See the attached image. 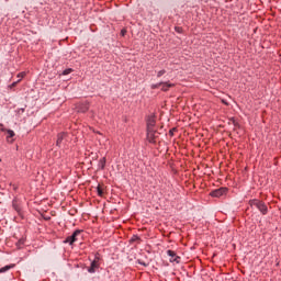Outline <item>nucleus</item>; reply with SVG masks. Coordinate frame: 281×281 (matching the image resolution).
I'll list each match as a JSON object with an SVG mask.
<instances>
[{
    "label": "nucleus",
    "mask_w": 281,
    "mask_h": 281,
    "mask_svg": "<svg viewBox=\"0 0 281 281\" xmlns=\"http://www.w3.org/2000/svg\"><path fill=\"white\" fill-rule=\"evenodd\" d=\"M250 205H251V207H257V210H259V212H261V214H267V212H268L267 204H265V202H262V201L252 200V201H250Z\"/></svg>",
    "instance_id": "f257e3e1"
},
{
    "label": "nucleus",
    "mask_w": 281,
    "mask_h": 281,
    "mask_svg": "<svg viewBox=\"0 0 281 281\" xmlns=\"http://www.w3.org/2000/svg\"><path fill=\"white\" fill-rule=\"evenodd\" d=\"M82 234V231L77 229L72 233V235L68 236L64 243H68V245H74V243H78V237Z\"/></svg>",
    "instance_id": "f03ea898"
},
{
    "label": "nucleus",
    "mask_w": 281,
    "mask_h": 281,
    "mask_svg": "<svg viewBox=\"0 0 281 281\" xmlns=\"http://www.w3.org/2000/svg\"><path fill=\"white\" fill-rule=\"evenodd\" d=\"M140 265H143L144 267H146V263H142V262H140Z\"/></svg>",
    "instance_id": "412c9836"
},
{
    "label": "nucleus",
    "mask_w": 281,
    "mask_h": 281,
    "mask_svg": "<svg viewBox=\"0 0 281 281\" xmlns=\"http://www.w3.org/2000/svg\"><path fill=\"white\" fill-rule=\"evenodd\" d=\"M14 131L8 130L7 131V142H12V137H14Z\"/></svg>",
    "instance_id": "9d476101"
},
{
    "label": "nucleus",
    "mask_w": 281,
    "mask_h": 281,
    "mask_svg": "<svg viewBox=\"0 0 281 281\" xmlns=\"http://www.w3.org/2000/svg\"><path fill=\"white\" fill-rule=\"evenodd\" d=\"M167 255L170 256L171 262H177V258L179 257H177V254L173 250H167Z\"/></svg>",
    "instance_id": "6e6552de"
},
{
    "label": "nucleus",
    "mask_w": 281,
    "mask_h": 281,
    "mask_svg": "<svg viewBox=\"0 0 281 281\" xmlns=\"http://www.w3.org/2000/svg\"><path fill=\"white\" fill-rule=\"evenodd\" d=\"M2 127H3V124L0 123V128H2Z\"/></svg>",
    "instance_id": "aec40b11"
},
{
    "label": "nucleus",
    "mask_w": 281,
    "mask_h": 281,
    "mask_svg": "<svg viewBox=\"0 0 281 281\" xmlns=\"http://www.w3.org/2000/svg\"><path fill=\"white\" fill-rule=\"evenodd\" d=\"M24 76H25V74L21 72V74L18 75V78H23Z\"/></svg>",
    "instance_id": "dca6fc26"
},
{
    "label": "nucleus",
    "mask_w": 281,
    "mask_h": 281,
    "mask_svg": "<svg viewBox=\"0 0 281 281\" xmlns=\"http://www.w3.org/2000/svg\"><path fill=\"white\" fill-rule=\"evenodd\" d=\"M157 123V121L155 120V116H148L147 119V131H153L155 130V124Z\"/></svg>",
    "instance_id": "39448f33"
},
{
    "label": "nucleus",
    "mask_w": 281,
    "mask_h": 281,
    "mask_svg": "<svg viewBox=\"0 0 281 281\" xmlns=\"http://www.w3.org/2000/svg\"><path fill=\"white\" fill-rule=\"evenodd\" d=\"M157 131L155 130H147V138L149 139V142H155V139H157Z\"/></svg>",
    "instance_id": "0eeeda50"
},
{
    "label": "nucleus",
    "mask_w": 281,
    "mask_h": 281,
    "mask_svg": "<svg viewBox=\"0 0 281 281\" xmlns=\"http://www.w3.org/2000/svg\"><path fill=\"white\" fill-rule=\"evenodd\" d=\"M14 265L4 266L0 269V273H5V271H10V269H13Z\"/></svg>",
    "instance_id": "f8f14e48"
},
{
    "label": "nucleus",
    "mask_w": 281,
    "mask_h": 281,
    "mask_svg": "<svg viewBox=\"0 0 281 281\" xmlns=\"http://www.w3.org/2000/svg\"><path fill=\"white\" fill-rule=\"evenodd\" d=\"M0 131H1L2 133H8V130H5L3 126H2V128H0Z\"/></svg>",
    "instance_id": "f3484780"
},
{
    "label": "nucleus",
    "mask_w": 281,
    "mask_h": 281,
    "mask_svg": "<svg viewBox=\"0 0 281 281\" xmlns=\"http://www.w3.org/2000/svg\"><path fill=\"white\" fill-rule=\"evenodd\" d=\"M97 192L99 196H104V190H102V187L98 186L97 187Z\"/></svg>",
    "instance_id": "ddd939ff"
},
{
    "label": "nucleus",
    "mask_w": 281,
    "mask_h": 281,
    "mask_svg": "<svg viewBox=\"0 0 281 281\" xmlns=\"http://www.w3.org/2000/svg\"><path fill=\"white\" fill-rule=\"evenodd\" d=\"M105 166H106V158H101V159L99 160V168H100L101 170H104Z\"/></svg>",
    "instance_id": "9b49d317"
},
{
    "label": "nucleus",
    "mask_w": 281,
    "mask_h": 281,
    "mask_svg": "<svg viewBox=\"0 0 281 281\" xmlns=\"http://www.w3.org/2000/svg\"><path fill=\"white\" fill-rule=\"evenodd\" d=\"M98 269H100V257L95 256L94 260L91 261V265L88 268V273H95Z\"/></svg>",
    "instance_id": "7ed1b4c3"
},
{
    "label": "nucleus",
    "mask_w": 281,
    "mask_h": 281,
    "mask_svg": "<svg viewBox=\"0 0 281 281\" xmlns=\"http://www.w3.org/2000/svg\"><path fill=\"white\" fill-rule=\"evenodd\" d=\"M170 87H172V83L160 82V83H157L156 86H153V89H161V91H168Z\"/></svg>",
    "instance_id": "20e7f679"
},
{
    "label": "nucleus",
    "mask_w": 281,
    "mask_h": 281,
    "mask_svg": "<svg viewBox=\"0 0 281 281\" xmlns=\"http://www.w3.org/2000/svg\"><path fill=\"white\" fill-rule=\"evenodd\" d=\"M132 240H139V237L135 236Z\"/></svg>",
    "instance_id": "a211bd4d"
},
{
    "label": "nucleus",
    "mask_w": 281,
    "mask_h": 281,
    "mask_svg": "<svg viewBox=\"0 0 281 281\" xmlns=\"http://www.w3.org/2000/svg\"><path fill=\"white\" fill-rule=\"evenodd\" d=\"M65 137H67V134L65 133L58 134L57 142H56L57 146H60L63 144V139H65Z\"/></svg>",
    "instance_id": "1a4fd4ad"
},
{
    "label": "nucleus",
    "mask_w": 281,
    "mask_h": 281,
    "mask_svg": "<svg viewBox=\"0 0 281 281\" xmlns=\"http://www.w3.org/2000/svg\"><path fill=\"white\" fill-rule=\"evenodd\" d=\"M164 74H166V70L158 71V74H157L158 78H161V76H164Z\"/></svg>",
    "instance_id": "2eb2a0df"
},
{
    "label": "nucleus",
    "mask_w": 281,
    "mask_h": 281,
    "mask_svg": "<svg viewBox=\"0 0 281 281\" xmlns=\"http://www.w3.org/2000/svg\"><path fill=\"white\" fill-rule=\"evenodd\" d=\"M226 192H227L226 188H220L212 191L211 196H215V198L223 196V194H225Z\"/></svg>",
    "instance_id": "423d86ee"
},
{
    "label": "nucleus",
    "mask_w": 281,
    "mask_h": 281,
    "mask_svg": "<svg viewBox=\"0 0 281 281\" xmlns=\"http://www.w3.org/2000/svg\"><path fill=\"white\" fill-rule=\"evenodd\" d=\"M176 31H177V32H181V29H180V27H176Z\"/></svg>",
    "instance_id": "6ab92c4d"
},
{
    "label": "nucleus",
    "mask_w": 281,
    "mask_h": 281,
    "mask_svg": "<svg viewBox=\"0 0 281 281\" xmlns=\"http://www.w3.org/2000/svg\"><path fill=\"white\" fill-rule=\"evenodd\" d=\"M72 69L71 68H68L66 70H64V76H69V74H71Z\"/></svg>",
    "instance_id": "4468645a"
}]
</instances>
